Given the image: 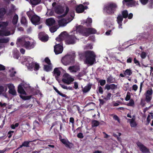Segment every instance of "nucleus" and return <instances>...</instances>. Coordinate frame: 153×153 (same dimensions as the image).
Segmentation results:
<instances>
[{
  "label": "nucleus",
  "mask_w": 153,
  "mask_h": 153,
  "mask_svg": "<svg viewBox=\"0 0 153 153\" xmlns=\"http://www.w3.org/2000/svg\"><path fill=\"white\" fill-rule=\"evenodd\" d=\"M69 11V9L68 7H66V10L65 13L61 16L62 17H64L67 15L65 19H63L58 21L59 25L60 26H65L68 23L74 19V13L73 12L71 13H69L67 14Z\"/></svg>",
  "instance_id": "nucleus-1"
},
{
  "label": "nucleus",
  "mask_w": 153,
  "mask_h": 153,
  "mask_svg": "<svg viewBox=\"0 0 153 153\" xmlns=\"http://www.w3.org/2000/svg\"><path fill=\"white\" fill-rule=\"evenodd\" d=\"M76 32H79L83 36H88L91 34H94L96 33L97 31L95 29L93 28H84L82 26H79L76 28Z\"/></svg>",
  "instance_id": "nucleus-2"
},
{
  "label": "nucleus",
  "mask_w": 153,
  "mask_h": 153,
  "mask_svg": "<svg viewBox=\"0 0 153 153\" xmlns=\"http://www.w3.org/2000/svg\"><path fill=\"white\" fill-rule=\"evenodd\" d=\"M84 55L85 58L84 61L85 64L92 65L95 61L96 55L94 52L92 51H87L85 52Z\"/></svg>",
  "instance_id": "nucleus-3"
},
{
  "label": "nucleus",
  "mask_w": 153,
  "mask_h": 153,
  "mask_svg": "<svg viewBox=\"0 0 153 153\" xmlns=\"http://www.w3.org/2000/svg\"><path fill=\"white\" fill-rule=\"evenodd\" d=\"M16 44L19 46L21 45L28 49H30L33 48L32 44L28 40L27 38L22 37L18 38Z\"/></svg>",
  "instance_id": "nucleus-4"
},
{
  "label": "nucleus",
  "mask_w": 153,
  "mask_h": 153,
  "mask_svg": "<svg viewBox=\"0 0 153 153\" xmlns=\"http://www.w3.org/2000/svg\"><path fill=\"white\" fill-rule=\"evenodd\" d=\"M75 57V53L74 52L72 54H67L63 57L62 59V62L65 65H68L74 62Z\"/></svg>",
  "instance_id": "nucleus-5"
},
{
  "label": "nucleus",
  "mask_w": 153,
  "mask_h": 153,
  "mask_svg": "<svg viewBox=\"0 0 153 153\" xmlns=\"http://www.w3.org/2000/svg\"><path fill=\"white\" fill-rule=\"evenodd\" d=\"M117 7V5L113 3L107 4L104 8V11L108 14L113 13Z\"/></svg>",
  "instance_id": "nucleus-6"
},
{
  "label": "nucleus",
  "mask_w": 153,
  "mask_h": 153,
  "mask_svg": "<svg viewBox=\"0 0 153 153\" xmlns=\"http://www.w3.org/2000/svg\"><path fill=\"white\" fill-rule=\"evenodd\" d=\"M27 62L26 63V65L27 67L28 68L30 69H32L33 67L34 66L35 69L38 70L39 68V65L38 64L32 62L33 59L30 58H28L27 59Z\"/></svg>",
  "instance_id": "nucleus-7"
},
{
  "label": "nucleus",
  "mask_w": 153,
  "mask_h": 153,
  "mask_svg": "<svg viewBox=\"0 0 153 153\" xmlns=\"http://www.w3.org/2000/svg\"><path fill=\"white\" fill-rule=\"evenodd\" d=\"M63 76L64 78L62 79V81L68 85L70 84L74 80V79L68 74H65Z\"/></svg>",
  "instance_id": "nucleus-8"
},
{
  "label": "nucleus",
  "mask_w": 153,
  "mask_h": 153,
  "mask_svg": "<svg viewBox=\"0 0 153 153\" xmlns=\"http://www.w3.org/2000/svg\"><path fill=\"white\" fill-rule=\"evenodd\" d=\"M153 90L151 88L147 90L144 94L145 96V100L147 103L149 102L152 99Z\"/></svg>",
  "instance_id": "nucleus-9"
},
{
  "label": "nucleus",
  "mask_w": 153,
  "mask_h": 153,
  "mask_svg": "<svg viewBox=\"0 0 153 153\" xmlns=\"http://www.w3.org/2000/svg\"><path fill=\"white\" fill-rule=\"evenodd\" d=\"M138 147H139L140 150L143 153H150V151L148 148L145 146L143 144L139 142H137L136 143Z\"/></svg>",
  "instance_id": "nucleus-10"
},
{
  "label": "nucleus",
  "mask_w": 153,
  "mask_h": 153,
  "mask_svg": "<svg viewBox=\"0 0 153 153\" xmlns=\"http://www.w3.org/2000/svg\"><path fill=\"white\" fill-rule=\"evenodd\" d=\"M63 51L62 46L59 44L56 45L54 46V51L56 54L61 53Z\"/></svg>",
  "instance_id": "nucleus-11"
},
{
  "label": "nucleus",
  "mask_w": 153,
  "mask_h": 153,
  "mask_svg": "<svg viewBox=\"0 0 153 153\" xmlns=\"http://www.w3.org/2000/svg\"><path fill=\"white\" fill-rule=\"evenodd\" d=\"M66 32L64 31L62 32L59 36V37L56 39V40L58 41H61L63 40L67 39L68 37Z\"/></svg>",
  "instance_id": "nucleus-12"
},
{
  "label": "nucleus",
  "mask_w": 153,
  "mask_h": 153,
  "mask_svg": "<svg viewBox=\"0 0 153 153\" xmlns=\"http://www.w3.org/2000/svg\"><path fill=\"white\" fill-rule=\"evenodd\" d=\"M11 34L10 32L6 28L1 29L0 30V36H7Z\"/></svg>",
  "instance_id": "nucleus-13"
},
{
  "label": "nucleus",
  "mask_w": 153,
  "mask_h": 153,
  "mask_svg": "<svg viewBox=\"0 0 153 153\" xmlns=\"http://www.w3.org/2000/svg\"><path fill=\"white\" fill-rule=\"evenodd\" d=\"M8 88L9 90V93L13 96H15L16 95V91L14 88V87L12 84H9L8 85Z\"/></svg>",
  "instance_id": "nucleus-14"
},
{
  "label": "nucleus",
  "mask_w": 153,
  "mask_h": 153,
  "mask_svg": "<svg viewBox=\"0 0 153 153\" xmlns=\"http://www.w3.org/2000/svg\"><path fill=\"white\" fill-rule=\"evenodd\" d=\"M40 18L36 15L33 16L31 19L32 22L34 25H39L40 24Z\"/></svg>",
  "instance_id": "nucleus-15"
},
{
  "label": "nucleus",
  "mask_w": 153,
  "mask_h": 153,
  "mask_svg": "<svg viewBox=\"0 0 153 153\" xmlns=\"http://www.w3.org/2000/svg\"><path fill=\"white\" fill-rule=\"evenodd\" d=\"M39 38L42 42H46L48 40V37L47 35H45L43 32H40L39 34Z\"/></svg>",
  "instance_id": "nucleus-16"
},
{
  "label": "nucleus",
  "mask_w": 153,
  "mask_h": 153,
  "mask_svg": "<svg viewBox=\"0 0 153 153\" xmlns=\"http://www.w3.org/2000/svg\"><path fill=\"white\" fill-rule=\"evenodd\" d=\"M75 39L76 38L74 36H70L66 39V41L68 44H73L75 43Z\"/></svg>",
  "instance_id": "nucleus-17"
},
{
  "label": "nucleus",
  "mask_w": 153,
  "mask_h": 153,
  "mask_svg": "<svg viewBox=\"0 0 153 153\" xmlns=\"http://www.w3.org/2000/svg\"><path fill=\"white\" fill-rule=\"evenodd\" d=\"M54 9L55 12L59 14L63 13L64 10L63 7L59 5H56Z\"/></svg>",
  "instance_id": "nucleus-18"
},
{
  "label": "nucleus",
  "mask_w": 153,
  "mask_h": 153,
  "mask_svg": "<svg viewBox=\"0 0 153 153\" xmlns=\"http://www.w3.org/2000/svg\"><path fill=\"white\" fill-rule=\"evenodd\" d=\"M68 69L71 72L76 73L80 70V67L79 65H75L70 66Z\"/></svg>",
  "instance_id": "nucleus-19"
},
{
  "label": "nucleus",
  "mask_w": 153,
  "mask_h": 153,
  "mask_svg": "<svg viewBox=\"0 0 153 153\" xmlns=\"http://www.w3.org/2000/svg\"><path fill=\"white\" fill-rule=\"evenodd\" d=\"M60 68H55L53 72V76H55L56 79L58 81V77L61 74Z\"/></svg>",
  "instance_id": "nucleus-20"
},
{
  "label": "nucleus",
  "mask_w": 153,
  "mask_h": 153,
  "mask_svg": "<svg viewBox=\"0 0 153 153\" xmlns=\"http://www.w3.org/2000/svg\"><path fill=\"white\" fill-rule=\"evenodd\" d=\"M105 88L108 90L110 89L113 90L117 88V85L113 84L110 85L106 84L105 86Z\"/></svg>",
  "instance_id": "nucleus-21"
},
{
  "label": "nucleus",
  "mask_w": 153,
  "mask_h": 153,
  "mask_svg": "<svg viewBox=\"0 0 153 153\" xmlns=\"http://www.w3.org/2000/svg\"><path fill=\"white\" fill-rule=\"evenodd\" d=\"M76 12L78 13L83 12L84 11L83 5L82 4H79L76 7Z\"/></svg>",
  "instance_id": "nucleus-22"
},
{
  "label": "nucleus",
  "mask_w": 153,
  "mask_h": 153,
  "mask_svg": "<svg viewBox=\"0 0 153 153\" xmlns=\"http://www.w3.org/2000/svg\"><path fill=\"white\" fill-rule=\"evenodd\" d=\"M128 121L129 122L130 125L131 127H135L137 126V124L135 121V118H132L131 119H128Z\"/></svg>",
  "instance_id": "nucleus-23"
},
{
  "label": "nucleus",
  "mask_w": 153,
  "mask_h": 153,
  "mask_svg": "<svg viewBox=\"0 0 153 153\" xmlns=\"http://www.w3.org/2000/svg\"><path fill=\"white\" fill-rule=\"evenodd\" d=\"M91 85L90 84H88L84 88L82 87V91L83 93H86L89 91L91 88Z\"/></svg>",
  "instance_id": "nucleus-24"
},
{
  "label": "nucleus",
  "mask_w": 153,
  "mask_h": 153,
  "mask_svg": "<svg viewBox=\"0 0 153 153\" xmlns=\"http://www.w3.org/2000/svg\"><path fill=\"white\" fill-rule=\"evenodd\" d=\"M46 22L48 25L51 26L54 24L55 21L52 18H50L47 19L46 20Z\"/></svg>",
  "instance_id": "nucleus-25"
},
{
  "label": "nucleus",
  "mask_w": 153,
  "mask_h": 153,
  "mask_svg": "<svg viewBox=\"0 0 153 153\" xmlns=\"http://www.w3.org/2000/svg\"><path fill=\"white\" fill-rule=\"evenodd\" d=\"M9 37H3L0 38V42L3 44V43H8L10 40Z\"/></svg>",
  "instance_id": "nucleus-26"
},
{
  "label": "nucleus",
  "mask_w": 153,
  "mask_h": 153,
  "mask_svg": "<svg viewBox=\"0 0 153 153\" xmlns=\"http://www.w3.org/2000/svg\"><path fill=\"white\" fill-rule=\"evenodd\" d=\"M18 91L19 93L24 94H25L26 93L23 87L20 85L18 86Z\"/></svg>",
  "instance_id": "nucleus-27"
},
{
  "label": "nucleus",
  "mask_w": 153,
  "mask_h": 153,
  "mask_svg": "<svg viewBox=\"0 0 153 153\" xmlns=\"http://www.w3.org/2000/svg\"><path fill=\"white\" fill-rule=\"evenodd\" d=\"M51 65H45L44 66V70L46 71H49L51 70Z\"/></svg>",
  "instance_id": "nucleus-28"
},
{
  "label": "nucleus",
  "mask_w": 153,
  "mask_h": 153,
  "mask_svg": "<svg viewBox=\"0 0 153 153\" xmlns=\"http://www.w3.org/2000/svg\"><path fill=\"white\" fill-rule=\"evenodd\" d=\"M123 16L121 15H119L118 17H117V22L119 25H122V22L123 20Z\"/></svg>",
  "instance_id": "nucleus-29"
},
{
  "label": "nucleus",
  "mask_w": 153,
  "mask_h": 153,
  "mask_svg": "<svg viewBox=\"0 0 153 153\" xmlns=\"http://www.w3.org/2000/svg\"><path fill=\"white\" fill-rule=\"evenodd\" d=\"M8 25V23L7 22H0V27H2L1 29L6 28Z\"/></svg>",
  "instance_id": "nucleus-30"
},
{
  "label": "nucleus",
  "mask_w": 153,
  "mask_h": 153,
  "mask_svg": "<svg viewBox=\"0 0 153 153\" xmlns=\"http://www.w3.org/2000/svg\"><path fill=\"white\" fill-rule=\"evenodd\" d=\"M6 13V10L4 8H1L0 9V19L2 18Z\"/></svg>",
  "instance_id": "nucleus-31"
},
{
  "label": "nucleus",
  "mask_w": 153,
  "mask_h": 153,
  "mask_svg": "<svg viewBox=\"0 0 153 153\" xmlns=\"http://www.w3.org/2000/svg\"><path fill=\"white\" fill-rule=\"evenodd\" d=\"M92 22V20L91 18H88L86 22L84 23V24L87 26L90 25Z\"/></svg>",
  "instance_id": "nucleus-32"
},
{
  "label": "nucleus",
  "mask_w": 153,
  "mask_h": 153,
  "mask_svg": "<svg viewBox=\"0 0 153 153\" xmlns=\"http://www.w3.org/2000/svg\"><path fill=\"white\" fill-rule=\"evenodd\" d=\"M36 140H34L33 141H24L22 143V146H23L26 147H29V143L30 142H34Z\"/></svg>",
  "instance_id": "nucleus-33"
},
{
  "label": "nucleus",
  "mask_w": 153,
  "mask_h": 153,
  "mask_svg": "<svg viewBox=\"0 0 153 153\" xmlns=\"http://www.w3.org/2000/svg\"><path fill=\"white\" fill-rule=\"evenodd\" d=\"M7 90V87L4 88V87L2 85H0V95L2 94L4 92H6Z\"/></svg>",
  "instance_id": "nucleus-34"
},
{
  "label": "nucleus",
  "mask_w": 153,
  "mask_h": 153,
  "mask_svg": "<svg viewBox=\"0 0 153 153\" xmlns=\"http://www.w3.org/2000/svg\"><path fill=\"white\" fill-rule=\"evenodd\" d=\"M18 19V17L17 15H15L13 17V25L17 24Z\"/></svg>",
  "instance_id": "nucleus-35"
},
{
  "label": "nucleus",
  "mask_w": 153,
  "mask_h": 153,
  "mask_svg": "<svg viewBox=\"0 0 153 153\" xmlns=\"http://www.w3.org/2000/svg\"><path fill=\"white\" fill-rule=\"evenodd\" d=\"M41 0H30V2L31 4L33 5H36L39 4Z\"/></svg>",
  "instance_id": "nucleus-36"
},
{
  "label": "nucleus",
  "mask_w": 153,
  "mask_h": 153,
  "mask_svg": "<svg viewBox=\"0 0 153 153\" xmlns=\"http://www.w3.org/2000/svg\"><path fill=\"white\" fill-rule=\"evenodd\" d=\"M106 81L108 83H111L114 82V80L112 77L110 76L107 78Z\"/></svg>",
  "instance_id": "nucleus-37"
},
{
  "label": "nucleus",
  "mask_w": 153,
  "mask_h": 153,
  "mask_svg": "<svg viewBox=\"0 0 153 153\" xmlns=\"http://www.w3.org/2000/svg\"><path fill=\"white\" fill-rule=\"evenodd\" d=\"M99 125V122L98 121L94 120L92 121V127H97Z\"/></svg>",
  "instance_id": "nucleus-38"
},
{
  "label": "nucleus",
  "mask_w": 153,
  "mask_h": 153,
  "mask_svg": "<svg viewBox=\"0 0 153 153\" xmlns=\"http://www.w3.org/2000/svg\"><path fill=\"white\" fill-rule=\"evenodd\" d=\"M132 74L131 70L130 69H126L124 72V74L125 75L130 76Z\"/></svg>",
  "instance_id": "nucleus-39"
},
{
  "label": "nucleus",
  "mask_w": 153,
  "mask_h": 153,
  "mask_svg": "<svg viewBox=\"0 0 153 153\" xmlns=\"http://www.w3.org/2000/svg\"><path fill=\"white\" fill-rule=\"evenodd\" d=\"M123 17L124 18H126L128 17V13L127 10H125L122 12Z\"/></svg>",
  "instance_id": "nucleus-40"
},
{
  "label": "nucleus",
  "mask_w": 153,
  "mask_h": 153,
  "mask_svg": "<svg viewBox=\"0 0 153 153\" xmlns=\"http://www.w3.org/2000/svg\"><path fill=\"white\" fill-rule=\"evenodd\" d=\"M54 90L55 91L58 93V94H59L60 96H62L63 97H66V96L65 94H63L61 93L56 88L54 87H53Z\"/></svg>",
  "instance_id": "nucleus-41"
},
{
  "label": "nucleus",
  "mask_w": 153,
  "mask_h": 153,
  "mask_svg": "<svg viewBox=\"0 0 153 153\" xmlns=\"http://www.w3.org/2000/svg\"><path fill=\"white\" fill-rule=\"evenodd\" d=\"M61 142L64 144L65 145L66 147H69V145L68 143V141L65 139H62L61 140Z\"/></svg>",
  "instance_id": "nucleus-42"
},
{
  "label": "nucleus",
  "mask_w": 153,
  "mask_h": 153,
  "mask_svg": "<svg viewBox=\"0 0 153 153\" xmlns=\"http://www.w3.org/2000/svg\"><path fill=\"white\" fill-rule=\"evenodd\" d=\"M14 68H12L11 70H10V71L11 72V73L10 74V76L11 77H13L15 76V74L16 73V72L15 71H14Z\"/></svg>",
  "instance_id": "nucleus-43"
},
{
  "label": "nucleus",
  "mask_w": 153,
  "mask_h": 153,
  "mask_svg": "<svg viewBox=\"0 0 153 153\" xmlns=\"http://www.w3.org/2000/svg\"><path fill=\"white\" fill-rule=\"evenodd\" d=\"M20 97L22 99H23L26 100H28L30 99L31 98V96H20Z\"/></svg>",
  "instance_id": "nucleus-44"
},
{
  "label": "nucleus",
  "mask_w": 153,
  "mask_h": 153,
  "mask_svg": "<svg viewBox=\"0 0 153 153\" xmlns=\"http://www.w3.org/2000/svg\"><path fill=\"white\" fill-rule=\"evenodd\" d=\"M21 23L22 24L25 25L27 23V20L25 17H22L21 20Z\"/></svg>",
  "instance_id": "nucleus-45"
},
{
  "label": "nucleus",
  "mask_w": 153,
  "mask_h": 153,
  "mask_svg": "<svg viewBox=\"0 0 153 153\" xmlns=\"http://www.w3.org/2000/svg\"><path fill=\"white\" fill-rule=\"evenodd\" d=\"M58 29V27H57L56 26H53L51 27L50 29V31L52 33H53L56 31L57 29Z\"/></svg>",
  "instance_id": "nucleus-46"
},
{
  "label": "nucleus",
  "mask_w": 153,
  "mask_h": 153,
  "mask_svg": "<svg viewBox=\"0 0 153 153\" xmlns=\"http://www.w3.org/2000/svg\"><path fill=\"white\" fill-rule=\"evenodd\" d=\"M134 104V100L132 99H131L130 100L129 102L128 103L127 105L128 106H133Z\"/></svg>",
  "instance_id": "nucleus-47"
},
{
  "label": "nucleus",
  "mask_w": 153,
  "mask_h": 153,
  "mask_svg": "<svg viewBox=\"0 0 153 153\" xmlns=\"http://www.w3.org/2000/svg\"><path fill=\"white\" fill-rule=\"evenodd\" d=\"M111 95V93H108L106 96V97H105L104 98V99L105 100H110Z\"/></svg>",
  "instance_id": "nucleus-48"
},
{
  "label": "nucleus",
  "mask_w": 153,
  "mask_h": 153,
  "mask_svg": "<svg viewBox=\"0 0 153 153\" xmlns=\"http://www.w3.org/2000/svg\"><path fill=\"white\" fill-rule=\"evenodd\" d=\"M99 82L100 83V85L101 86H103L106 83V81L105 80H100L99 81Z\"/></svg>",
  "instance_id": "nucleus-49"
},
{
  "label": "nucleus",
  "mask_w": 153,
  "mask_h": 153,
  "mask_svg": "<svg viewBox=\"0 0 153 153\" xmlns=\"http://www.w3.org/2000/svg\"><path fill=\"white\" fill-rule=\"evenodd\" d=\"M53 14V12L51 10H48V11L46 14L50 16H52Z\"/></svg>",
  "instance_id": "nucleus-50"
},
{
  "label": "nucleus",
  "mask_w": 153,
  "mask_h": 153,
  "mask_svg": "<svg viewBox=\"0 0 153 153\" xmlns=\"http://www.w3.org/2000/svg\"><path fill=\"white\" fill-rule=\"evenodd\" d=\"M140 56L142 58L144 59L146 56V54L145 52L143 51L142 52Z\"/></svg>",
  "instance_id": "nucleus-51"
},
{
  "label": "nucleus",
  "mask_w": 153,
  "mask_h": 153,
  "mask_svg": "<svg viewBox=\"0 0 153 153\" xmlns=\"http://www.w3.org/2000/svg\"><path fill=\"white\" fill-rule=\"evenodd\" d=\"M45 61L48 65H51V63L50 60L48 58L46 57L45 59Z\"/></svg>",
  "instance_id": "nucleus-52"
},
{
  "label": "nucleus",
  "mask_w": 153,
  "mask_h": 153,
  "mask_svg": "<svg viewBox=\"0 0 153 153\" xmlns=\"http://www.w3.org/2000/svg\"><path fill=\"white\" fill-rule=\"evenodd\" d=\"M149 0H140V1L142 4L145 5L148 3Z\"/></svg>",
  "instance_id": "nucleus-53"
},
{
  "label": "nucleus",
  "mask_w": 153,
  "mask_h": 153,
  "mask_svg": "<svg viewBox=\"0 0 153 153\" xmlns=\"http://www.w3.org/2000/svg\"><path fill=\"white\" fill-rule=\"evenodd\" d=\"M98 91L99 93L101 94H102L103 91L102 88L101 86H100L99 87H98Z\"/></svg>",
  "instance_id": "nucleus-54"
},
{
  "label": "nucleus",
  "mask_w": 153,
  "mask_h": 153,
  "mask_svg": "<svg viewBox=\"0 0 153 153\" xmlns=\"http://www.w3.org/2000/svg\"><path fill=\"white\" fill-rule=\"evenodd\" d=\"M113 118L115 120H117V121L120 123V120L119 119L118 117L116 115H115L114 116Z\"/></svg>",
  "instance_id": "nucleus-55"
},
{
  "label": "nucleus",
  "mask_w": 153,
  "mask_h": 153,
  "mask_svg": "<svg viewBox=\"0 0 153 153\" xmlns=\"http://www.w3.org/2000/svg\"><path fill=\"white\" fill-rule=\"evenodd\" d=\"M77 137L80 138H83L84 137L83 134L81 133H78L77 135Z\"/></svg>",
  "instance_id": "nucleus-56"
},
{
  "label": "nucleus",
  "mask_w": 153,
  "mask_h": 153,
  "mask_svg": "<svg viewBox=\"0 0 153 153\" xmlns=\"http://www.w3.org/2000/svg\"><path fill=\"white\" fill-rule=\"evenodd\" d=\"M84 74V71H81L79 72L77 75V77H80L82 76Z\"/></svg>",
  "instance_id": "nucleus-57"
},
{
  "label": "nucleus",
  "mask_w": 153,
  "mask_h": 153,
  "mask_svg": "<svg viewBox=\"0 0 153 153\" xmlns=\"http://www.w3.org/2000/svg\"><path fill=\"white\" fill-rule=\"evenodd\" d=\"M129 94V93H128L127 95L125 98V100L126 101L129 100L130 99V95L128 94Z\"/></svg>",
  "instance_id": "nucleus-58"
},
{
  "label": "nucleus",
  "mask_w": 153,
  "mask_h": 153,
  "mask_svg": "<svg viewBox=\"0 0 153 153\" xmlns=\"http://www.w3.org/2000/svg\"><path fill=\"white\" fill-rule=\"evenodd\" d=\"M27 14L28 17L30 18L32 15V12L31 11H29L27 13Z\"/></svg>",
  "instance_id": "nucleus-59"
},
{
  "label": "nucleus",
  "mask_w": 153,
  "mask_h": 153,
  "mask_svg": "<svg viewBox=\"0 0 153 153\" xmlns=\"http://www.w3.org/2000/svg\"><path fill=\"white\" fill-rule=\"evenodd\" d=\"M70 122L72 124L73 126H74V119L73 117H71L70 118Z\"/></svg>",
  "instance_id": "nucleus-60"
},
{
  "label": "nucleus",
  "mask_w": 153,
  "mask_h": 153,
  "mask_svg": "<svg viewBox=\"0 0 153 153\" xmlns=\"http://www.w3.org/2000/svg\"><path fill=\"white\" fill-rule=\"evenodd\" d=\"M13 57L14 58L18 59L19 57V54L18 53H16L14 54Z\"/></svg>",
  "instance_id": "nucleus-61"
},
{
  "label": "nucleus",
  "mask_w": 153,
  "mask_h": 153,
  "mask_svg": "<svg viewBox=\"0 0 153 153\" xmlns=\"http://www.w3.org/2000/svg\"><path fill=\"white\" fill-rule=\"evenodd\" d=\"M137 86L136 85H133L132 86V88L133 90L135 91H136L137 90Z\"/></svg>",
  "instance_id": "nucleus-62"
},
{
  "label": "nucleus",
  "mask_w": 153,
  "mask_h": 153,
  "mask_svg": "<svg viewBox=\"0 0 153 153\" xmlns=\"http://www.w3.org/2000/svg\"><path fill=\"white\" fill-rule=\"evenodd\" d=\"M78 84L77 82H74V88L75 89H76L78 88Z\"/></svg>",
  "instance_id": "nucleus-63"
},
{
  "label": "nucleus",
  "mask_w": 153,
  "mask_h": 153,
  "mask_svg": "<svg viewBox=\"0 0 153 153\" xmlns=\"http://www.w3.org/2000/svg\"><path fill=\"white\" fill-rule=\"evenodd\" d=\"M60 85L61 87L64 89H67L68 87L62 84H60Z\"/></svg>",
  "instance_id": "nucleus-64"
}]
</instances>
